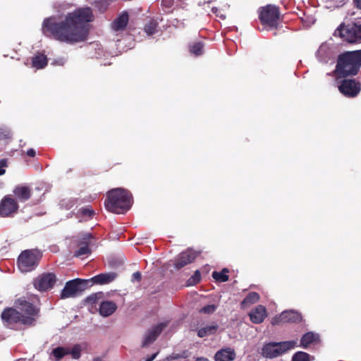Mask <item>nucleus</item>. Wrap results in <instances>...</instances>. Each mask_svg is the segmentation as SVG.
<instances>
[{"label":"nucleus","mask_w":361,"mask_h":361,"mask_svg":"<svg viewBox=\"0 0 361 361\" xmlns=\"http://www.w3.org/2000/svg\"><path fill=\"white\" fill-rule=\"evenodd\" d=\"M94 215V212L90 206L80 208L76 214L77 217H88L92 218Z\"/></svg>","instance_id":"30"},{"label":"nucleus","mask_w":361,"mask_h":361,"mask_svg":"<svg viewBox=\"0 0 361 361\" xmlns=\"http://www.w3.org/2000/svg\"><path fill=\"white\" fill-rule=\"evenodd\" d=\"M26 154L28 156V157H34L36 154V152H35V150L32 148H30L29 149L27 152H26Z\"/></svg>","instance_id":"43"},{"label":"nucleus","mask_w":361,"mask_h":361,"mask_svg":"<svg viewBox=\"0 0 361 361\" xmlns=\"http://www.w3.org/2000/svg\"><path fill=\"white\" fill-rule=\"evenodd\" d=\"M248 315L252 323L256 324H261L267 317V309L264 306L259 305L253 308Z\"/></svg>","instance_id":"15"},{"label":"nucleus","mask_w":361,"mask_h":361,"mask_svg":"<svg viewBox=\"0 0 361 361\" xmlns=\"http://www.w3.org/2000/svg\"><path fill=\"white\" fill-rule=\"evenodd\" d=\"M190 54L199 56L204 53V43L202 42H193L189 45Z\"/></svg>","instance_id":"27"},{"label":"nucleus","mask_w":361,"mask_h":361,"mask_svg":"<svg viewBox=\"0 0 361 361\" xmlns=\"http://www.w3.org/2000/svg\"><path fill=\"white\" fill-rule=\"evenodd\" d=\"M235 350L231 348H222L218 350L214 355L215 361H233L235 359Z\"/></svg>","instance_id":"18"},{"label":"nucleus","mask_w":361,"mask_h":361,"mask_svg":"<svg viewBox=\"0 0 361 361\" xmlns=\"http://www.w3.org/2000/svg\"><path fill=\"white\" fill-rule=\"evenodd\" d=\"M132 276H133V281H141L142 275H141V273L139 271H136V272L133 273Z\"/></svg>","instance_id":"41"},{"label":"nucleus","mask_w":361,"mask_h":361,"mask_svg":"<svg viewBox=\"0 0 361 361\" xmlns=\"http://www.w3.org/2000/svg\"><path fill=\"white\" fill-rule=\"evenodd\" d=\"M318 339L317 334L312 331L305 334L300 339V346L307 348L310 344L313 343Z\"/></svg>","instance_id":"25"},{"label":"nucleus","mask_w":361,"mask_h":361,"mask_svg":"<svg viewBox=\"0 0 361 361\" xmlns=\"http://www.w3.org/2000/svg\"><path fill=\"white\" fill-rule=\"evenodd\" d=\"M158 23L151 19L147 23L145 24L144 30L147 35L150 36L155 34L157 32Z\"/></svg>","instance_id":"29"},{"label":"nucleus","mask_w":361,"mask_h":361,"mask_svg":"<svg viewBox=\"0 0 361 361\" xmlns=\"http://www.w3.org/2000/svg\"><path fill=\"white\" fill-rule=\"evenodd\" d=\"M68 355H71L73 359H79L81 356V346L79 344L75 345L72 349L68 348Z\"/></svg>","instance_id":"34"},{"label":"nucleus","mask_w":361,"mask_h":361,"mask_svg":"<svg viewBox=\"0 0 361 361\" xmlns=\"http://www.w3.org/2000/svg\"><path fill=\"white\" fill-rule=\"evenodd\" d=\"M157 353H154L150 356L146 361H152L157 357Z\"/></svg>","instance_id":"44"},{"label":"nucleus","mask_w":361,"mask_h":361,"mask_svg":"<svg viewBox=\"0 0 361 361\" xmlns=\"http://www.w3.org/2000/svg\"><path fill=\"white\" fill-rule=\"evenodd\" d=\"M93 238L94 237L91 233H85L82 234L78 241V246L86 245L87 247H90Z\"/></svg>","instance_id":"31"},{"label":"nucleus","mask_w":361,"mask_h":361,"mask_svg":"<svg viewBox=\"0 0 361 361\" xmlns=\"http://www.w3.org/2000/svg\"><path fill=\"white\" fill-rule=\"evenodd\" d=\"M117 164H119V163L114 164H113L111 167L112 168V167H114V166H116Z\"/></svg>","instance_id":"46"},{"label":"nucleus","mask_w":361,"mask_h":361,"mask_svg":"<svg viewBox=\"0 0 361 361\" xmlns=\"http://www.w3.org/2000/svg\"><path fill=\"white\" fill-rule=\"evenodd\" d=\"M7 167V161L5 159H0V176L6 173L5 168Z\"/></svg>","instance_id":"40"},{"label":"nucleus","mask_w":361,"mask_h":361,"mask_svg":"<svg viewBox=\"0 0 361 361\" xmlns=\"http://www.w3.org/2000/svg\"><path fill=\"white\" fill-rule=\"evenodd\" d=\"M79 249L76 250L74 253V256L76 257H81L84 255H89L91 253V249L87 247V246H79Z\"/></svg>","instance_id":"35"},{"label":"nucleus","mask_w":361,"mask_h":361,"mask_svg":"<svg viewBox=\"0 0 361 361\" xmlns=\"http://www.w3.org/2000/svg\"><path fill=\"white\" fill-rule=\"evenodd\" d=\"M357 7L361 9V0H355Z\"/></svg>","instance_id":"45"},{"label":"nucleus","mask_w":361,"mask_h":361,"mask_svg":"<svg viewBox=\"0 0 361 361\" xmlns=\"http://www.w3.org/2000/svg\"><path fill=\"white\" fill-rule=\"evenodd\" d=\"M47 62V58L43 54H38L32 58V66L37 69L44 68Z\"/></svg>","instance_id":"24"},{"label":"nucleus","mask_w":361,"mask_h":361,"mask_svg":"<svg viewBox=\"0 0 361 361\" xmlns=\"http://www.w3.org/2000/svg\"><path fill=\"white\" fill-rule=\"evenodd\" d=\"M259 298L260 296L259 293L256 292H250L240 302V307L242 309H245L250 307L251 305L257 302L259 300Z\"/></svg>","instance_id":"23"},{"label":"nucleus","mask_w":361,"mask_h":361,"mask_svg":"<svg viewBox=\"0 0 361 361\" xmlns=\"http://www.w3.org/2000/svg\"><path fill=\"white\" fill-rule=\"evenodd\" d=\"M228 273V269L227 268H224L221 271H213L212 277L217 282H226L229 279V276L227 274Z\"/></svg>","instance_id":"28"},{"label":"nucleus","mask_w":361,"mask_h":361,"mask_svg":"<svg viewBox=\"0 0 361 361\" xmlns=\"http://www.w3.org/2000/svg\"><path fill=\"white\" fill-rule=\"evenodd\" d=\"M201 280V274L200 271L197 270L194 274L188 279V283L190 285H194L199 283Z\"/></svg>","instance_id":"36"},{"label":"nucleus","mask_w":361,"mask_h":361,"mask_svg":"<svg viewBox=\"0 0 361 361\" xmlns=\"http://www.w3.org/2000/svg\"><path fill=\"white\" fill-rule=\"evenodd\" d=\"M218 327L219 326L216 324L202 327L197 331V336L200 338H203L214 335L217 331Z\"/></svg>","instance_id":"26"},{"label":"nucleus","mask_w":361,"mask_h":361,"mask_svg":"<svg viewBox=\"0 0 361 361\" xmlns=\"http://www.w3.org/2000/svg\"><path fill=\"white\" fill-rule=\"evenodd\" d=\"M168 324L169 322H161L149 329L144 338L142 346L146 347L154 342Z\"/></svg>","instance_id":"13"},{"label":"nucleus","mask_w":361,"mask_h":361,"mask_svg":"<svg viewBox=\"0 0 361 361\" xmlns=\"http://www.w3.org/2000/svg\"><path fill=\"white\" fill-rule=\"evenodd\" d=\"M280 18L279 8L268 4L259 8V20L262 25L276 27Z\"/></svg>","instance_id":"7"},{"label":"nucleus","mask_w":361,"mask_h":361,"mask_svg":"<svg viewBox=\"0 0 361 361\" xmlns=\"http://www.w3.org/2000/svg\"><path fill=\"white\" fill-rule=\"evenodd\" d=\"M361 68V49L347 51L338 56L336 73L341 77L355 75Z\"/></svg>","instance_id":"2"},{"label":"nucleus","mask_w":361,"mask_h":361,"mask_svg":"<svg viewBox=\"0 0 361 361\" xmlns=\"http://www.w3.org/2000/svg\"><path fill=\"white\" fill-rule=\"evenodd\" d=\"M56 282V276L54 273L44 272L39 274L33 281L34 287L41 292L51 289Z\"/></svg>","instance_id":"9"},{"label":"nucleus","mask_w":361,"mask_h":361,"mask_svg":"<svg viewBox=\"0 0 361 361\" xmlns=\"http://www.w3.org/2000/svg\"><path fill=\"white\" fill-rule=\"evenodd\" d=\"M99 294L94 293V294H92L90 296H88L85 300L87 302H88L91 305H94L97 302V300L99 299Z\"/></svg>","instance_id":"39"},{"label":"nucleus","mask_w":361,"mask_h":361,"mask_svg":"<svg viewBox=\"0 0 361 361\" xmlns=\"http://www.w3.org/2000/svg\"><path fill=\"white\" fill-rule=\"evenodd\" d=\"M16 197L21 202H25L31 197V189L28 186L19 185L13 190Z\"/></svg>","instance_id":"22"},{"label":"nucleus","mask_w":361,"mask_h":361,"mask_svg":"<svg viewBox=\"0 0 361 361\" xmlns=\"http://www.w3.org/2000/svg\"><path fill=\"white\" fill-rule=\"evenodd\" d=\"M216 310V306L214 305H207L203 307L200 312L204 314H212Z\"/></svg>","instance_id":"38"},{"label":"nucleus","mask_w":361,"mask_h":361,"mask_svg":"<svg viewBox=\"0 0 361 361\" xmlns=\"http://www.w3.org/2000/svg\"><path fill=\"white\" fill-rule=\"evenodd\" d=\"M35 316H24L22 314V317L20 319V322L25 325H33L35 323Z\"/></svg>","instance_id":"37"},{"label":"nucleus","mask_w":361,"mask_h":361,"mask_svg":"<svg viewBox=\"0 0 361 361\" xmlns=\"http://www.w3.org/2000/svg\"><path fill=\"white\" fill-rule=\"evenodd\" d=\"M90 286V280L75 279L66 283L61 293V298L66 299L75 297Z\"/></svg>","instance_id":"8"},{"label":"nucleus","mask_w":361,"mask_h":361,"mask_svg":"<svg viewBox=\"0 0 361 361\" xmlns=\"http://www.w3.org/2000/svg\"><path fill=\"white\" fill-rule=\"evenodd\" d=\"M339 91L345 97H354L360 91V84L355 80L344 79L338 86Z\"/></svg>","instance_id":"12"},{"label":"nucleus","mask_w":361,"mask_h":361,"mask_svg":"<svg viewBox=\"0 0 361 361\" xmlns=\"http://www.w3.org/2000/svg\"><path fill=\"white\" fill-rule=\"evenodd\" d=\"M302 321V314L295 310H285L271 319L272 325H281L286 323L299 324Z\"/></svg>","instance_id":"10"},{"label":"nucleus","mask_w":361,"mask_h":361,"mask_svg":"<svg viewBox=\"0 0 361 361\" xmlns=\"http://www.w3.org/2000/svg\"><path fill=\"white\" fill-rule=\"evenodd\" d=\"M19 206L11 195H6L0 201V216L12 217L18 212Z\"/></svg>","instance_id":"11"},{"label":"nucleus","mask_w":361,"mask_h":361,"mask_svg":"<svg viewBox=\"0 0 361 361\" xmlns=\"http://www.w3.org/2000/svg\"><path fill=\"white\" fill-rule=\"evenodd\" d=\"M21 317L22 314L13 307H7L1 313L2 320L7 324H17Z\"/></svg>","instance_id":"16"},{"label":"nucleus","mask_w":361,"mask_h":361,"mask_svg":"<svg viewBox=\"0 0 361 361\" xmlns=\"http://www.w3.org/2000/svg\"><path fill=\"white\" fill-rule=\"evenodd\" d=\"M334 35L335 37H339L343 42L348 44H360L361 24L357 23L345 24L342 23L335 30Z\"/></svg>","instance_id":"4"},{"label":"nucleus","mask_w":361,"mask_h":361,"mask_svg":"<svg viewBox=\"0 0 361 361\" xmlns=\"http://www.w3.org/2000/svg\"><path fill=\"white\" fill-rule=\"evenodd\" d=\"M42 258V252L37 249H29L21 252L17 259L18 269L22 272L35 270Z\"/></svg>","instance_id":"5"},{"label":"nucleus","mask_w":361,"mask_h":361,"mask_svg":"<svg viewBox=\"0 0 361 361\" xmlns=\"http://www.w3.org/2000/svg\"><path fill=\"white\" fill-rule=\"evenodd\" d=\"M117 309V305L112 301H103L100 303L99 312L103 317H109Z\"/></svg>","instance_id":"21"},{"label":"nucleus","mask_w":361,"mask_h":361,"mask_svg":"<svg viewBox=\"0 0 361 361\" xmlns=\"http://www.w3.org/2000/svg\"><path fill=\"white\" fill-rule=\"evenodd\" d=\"M93 19L94 15L90 8H78L68 13L60 21H56L54 18H45L42 23V32L45 36L61 42L73 44L87 39L88 23Z\"/></svg>","instance_id":"1"},{"label":"nucleus","mask_w":361,"mask_h":361,"mask_svg":"<svg viewBox=\"0 0 361 361\" xmlns=\"http://www.w3.org/2000/svg\"><path fill=\"white\" fill-rule=\"evenodd\" d=\"M118 274L115 272L102 273L94 276L90 280V283L93 282L96 284H107L114 281Z\"/></svg>","instance_id":"17"},{"label":"nucleus","mask_w":361,"mask_h":361,"mask_svg":"<svg viewBox=\"0 0 361 361\" xmlns=\"http://www.w3.org/2000/svg\"><path fill=\"white\" fill-rule=\"evenodd\" d=\"M16 303L20 307V310L30 316H36L39 312V309L32 303L24 300L18 299Z\"/></svg>","instance_id":"19"},{"label":"nucleus","mask_w":361,"mask_h":361,"mask_svg":"<svg viewBox=\"0 0 361 361\" xmlns=\"http://www.w3.org/2000/svg\"><path fill=\"white\" fill-rule=\"evenodd\" d=\"M132 195L130 192L123 188H114L107 193L104 201L106 209L113 213L123 214L131 207Z\"/></svg>","instance_id":"3"},{"label":"nucleus","mask_w":361,"mask_h":361,"mask_svg":"<svg viewBox=\"0 0 361 361\" xmlns=\"http://www.w3.org/2000/svg\"><path fill=\"white\" fill-rule=\"evenodd\" d=\"M196 258V255L190 250L180 253L174 259L173 265L176 269H180L192 263Z\"/></svg>","instance_id":"14"},{"label":"nucleus","mask_w":361,"mask_h":361,"mask_svg":"<svg viewBox=\"0 0 361 361\" xmlns=\"http://www.w3.org/2000/svg\"><path fill=\"white\" fill-rule=\"evenodd\" d=\"M173 0H162V4L166 6L168 8L171 7L173 5Z\"/></svg>","instance_id":"42"},{"label":"nucleus","mask_w":361,"mask_h":361,"mask_svg":"<svg viewBox=\"0 0 361 361\" xmlns=\"http://www.w3.org/2000/svg\"><path fill=\"white\" fill-rule=\"evenodd\" d=\"M297 346V341H287L281 342H269L262 348V355L268 359L275 358Z\"/></svg>","instance_id":"6"},{"label":"nucleus","mask_w":361,"mask_h":361,"mask_svg":"<svg viewBox=\"0 0 361 361\" xmlns=\"http://www.w3.org/2000/svg\"><path fill=\"white\" fill-rule=\"evenodd\" d=\"M129 16L128 12L124 11L119 15L111 23V27L115 31L124 30L128 23Z\"/></svg>","instance_id":"20"},{"label":"nucleus","mask_w":361,"mask_h":361,"mask_svg":"<svg viewBox=\"0 0 361 361\" xmlns=\"http://www.w3.org/2000/svg\"><path fill=\"white\" fill-rule=\"evenodd\" d=\"M204 360V359L202 357L197 359V360Z\"/></svg>","instance_id":"47"},{"label":"nucleus","mask_w":361,"mask_h":361,"mask_svg":"<svg viewBox=\"0 0 361 361\" xmlns=\"http://www.w3.org/2000/svg\"><path fill=\"white\" fill-rule=\"evenodd\" d=\"M291 361H310V356L305 352L298 351L293 355Z\"/></svg>","instance_id":"33"},{"label":"nucleus","mask_w":361,"mask_h":361,"mask_svg":"<svg viewBox=\"0 0 361 361\" xmlns=\"http://www.w3.org/2000/svg\"><path fill=\"white\" fill-rule=\"evenodd\" d=\"M52 355L56 358V360H60L65 355H68V348L57 347L52 350Z\"/></svg>","instance_id":"32"}]
</instances>
